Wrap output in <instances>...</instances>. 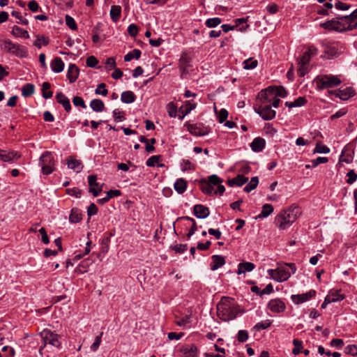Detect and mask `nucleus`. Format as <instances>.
<instances>
[{"instance_id":"nucleus-1","label":"nucleus","mask_w":357,"mask_h":357,"mask_svg":"<svg viewBox=\"0 0 357 357\" xmlns=\"http://www.w3.org/2000/svg\"><path fill=\"white\" fill-rule=\"evenodd\" d=\"M240 312L234 298L222 297L217 305V314L220 319L229 321L234 319Z\"/></svg>"},{"instance_id":"nucleus-2","label":"nucleus","mask_w":357,"mask_h":357,"mask_svg":"<svg viewBox=\"0 0 357 357\" xmlns=\"http://www.w3.org/2000/svg\"><path fill=\"white\" fill-rule=\"evenodd\" d=\"M301 214L298 206L292 205L286 210L281 211L275 218L274 224L280 229L289 228Z\"/></svg>"},{"instance_id":"nucleus-3","label":"nucleus","mask_w":357,"mask_h":357,"mask_svg":"<svg viewBox=\"0 0 357 357\" xmlns=\"http://www.w3.org/2000/svg\"><path fill=\"white\" fill-rule=\"evenodd\" d=\"M357 26V9L349 15L344 16L336 15V31L342 32L351 30Z\"/></svg>"},{"instance_id":"nucleus-4","label":"nucleus","mask_w":357,"mask_h":357,"mask_svg":"<svg viewBox=\"0 0 357 357\" xmlns=\"http://www.w3.org/2000/svg\"><path fill=\"white\" fill-rule=\"evenodd\" d=\"M1 47L17 57L24 58L27 56V50L25 47L19 44L13 43L10 40H5L2 41Z\"/></svg>"},{"instance_id":"nucleus-5","label":"nucleus","mask_w":357,"mask_h":357,"mask_svg":"<svg viewBox=\"0 0 357 357\" xmlns=\"http://www.w3.org/2000/svg\"><path fill=\"white\" fill-rule=\"evenodd\" d=\"M39 165L41 167L43 174L49 175L54 171L55 161L50 151H45L39 159Z\"/></svg>"},{"instance_id":"nucleus-6","label":"nucleus","mask_w":357,"mask_h":357,"mask_svg":"<svg viewBox=\"0 0 357 357\" xmlns=\"http://www.w3.org/2000/svg\"><path fill=\"white\" fill-rule=\"evenodd\" d=\"M268 273L271 279L279 282L287 280L291 276L289 269L283 264H279L275 269L268 270Z\"/></svg>"},{"instance_id":"nucleus-7","label":"nucleus","mask_w":357,"mask_h":357,"mask_svg":"<svg viewBox=\"0 0 357 357\" xmlns=\"http://www.w3.org/2000/svg\"><path fill=\"white\" fill-rule=\"evenodd\" d=\"M255 111L265 121L272 120L275 118L276 112L271 109V104L256 103Z\"/></svg>"},{"instance_id":"nucleus-8","label":"nucleus","mask_w":357,"mask_h":357,"mask_svg":"<svg viewBox=\"0 0 357 357\" xmlns=\"http://www.w3.org/2000/svg\"><path fill=\"white\" fill-rule=\"evenodd\" d=\"M314 83L318 89H331L335 86L333 75H319L314 79Z\"/></svg>"},{"instance_id":"nucleus-9","label":"nucleus","mask_w":357,"mask_h":357,"mask_svg":"<svg viewBox=\"0 0 357 357\" xmlns=\"http://www.w3.org/2000/svg\"><path fill=\"white\" fill-rule=\"evenodd\" d=\"M188 130L193 135L197 137L205 136L208 135L211 129L208 126H204L202 123H186Z\"/></svg>"},{"instance_id":"nucleus-10","label":"nucleus","mask_w":357,"mask_h":357,"mask_svg":"<svg viewBox=\"0 0 357 357\" xmlns=\"http://www.w3.org/2000/svg\"><path fill=\"white\" fill-rule=\"evenodd\" d=\"M273 86L261 90L257 95V103L271 104L273 99L275 98Z\"/></svg>"},{"instance_id":"nucleus-11","label":"nucleus","mask_w":357,"mask_h":357,"mask_svg":"<svg viewBox=\"0 0 357 357\" xmlns=\"http://www.w3.org/2000/svg\"><path fill=\"white\" fill-rule=\"evenodd\" d=\"M356 95L355 89L347 85H342L336 89V98L338 97L342 100H347Z\"/></svg>"},{"instance_id":"nucleus-12","label":"nucleus","mask_w":357,"mask_h":357,"mask_svg":"<svg viewBox=\"0 0 357 357\" xmlns=\"http://www.w3.org/2000/svg\"><path fill=\"white\" fill-rule=\"evenodd\" d=\"M42 337L44 341V347L47 344H51L54 347H59L60 342L59 341V336L50 331H44L42 333Z\"/></svg>"},{"instance_id":"nucleus-13","label":"nucleus","mask_w":357,"mask_h":357,"mask_svg":"<svg viewBox=\"0 0 357 357\" xmlns=\"http://www.w3.org/2000/svg\"><path fill=\"white\" fill-rule=\"evenodd\" d=\"M268 307L273 312L280 313L285 310L286 306L281 299L275 298L268 302Z\"/></svg>"},{"instance_id":"nucleus-14","label":"nucleus","mask_w":357,"mask_h":357,"mask_svg":"<svg viewBox=\"0 0 357 357\" xmlns=\"http://www.w3.org/2000/svg\"><path fill=\"white\" fill-rule=\"evenodd\" d=\"M318 50L314 45L309 46L307 51L301 58L297 59L298 63L308 64L311 58L315 56Z\"/></svg>"},{"instance_id":"nucleus-15","label":"nucleus","mask_w":357,"mask_h":357,"mask_svg":"<svg viewBox=\"0 0 357 357\" xmlns=\"http://www.w3.org/2000/svg\"><path fill=\"white\" fill-rule=\"evenodd\" d=\"M211 185H218V189L214 192L215 194H219L222 195L225 190V188L221 183H222V180L216 174H213L208 176V181H206Z\"/></svg>"},{"instance_id":"nucleus-16","label":"nucleus","mask_w":357,"mask_h":357,"mask_svg":"<svg viewBox=\"0 0 357 357\" xmlns=\"http://www.w3.org/2000/svg\"><path fill=\"white\" fill-rule=\"evenodd\" d=\"M315 294L316 291L314 290H310V291L305 294L292 295L291 298L294 303L300 304L308 301L309 299L314 296Z\"/></svg>"},{"instance_id":"nucleus-17","label":"nucleus","mask_w":357,"mask_h":357,"mask_svg":"<svg viewBox=\"0 0 357 357\" xmlns=\"http://www.w3.org/2000/svg\"><path fill=\"white\" fill-rule=\"evenodd\" d=\"M180 351L182 353L181 357H198L197 348L194 344L183 346Z\"/></svg>"},{"instance_id":"nucleus-18","label":"nucleus","mask_w":357,"mask_h":357,"mask_svg":"<svg viewBox=\"0 0 357 357\" xmlns=\"http://www.w3.org/2000/svg\"><path fill=\"white\" fill-rule=\"evenodd\" d=\"M193 214L199 219L206 218L209 215V209L208 207L202 205L197 204L193 208Z\"/></svg>"},{"instance_id":"nucleus-19","label":"nucleus","mask_w":357,"mask_h":357,"mask_svg":"<svg viewBox=\"0 0 357 357\" xmlns=\"http://www.w3.org/2000/svg\"><path fill=\"white\" fill-rule=\"evenodd\" d=\"M67 165L69 169H73L77 173L80 172L83 169L81 160L76 159L73 156H70L67 159Z\"/></svg>"},{"instance_id":"nucleus-20","label":"nucleus","mask_w":357,"mask_h":357,"mask_svg":"<svg viewBox=\"0 0 357 357\" xmlns=\"http://www.w3.org/2000/svg\"><path fill=\"white\" fill-rule=\"evenodd\" d=\"M56 101L63 105L66 112H70L71 110V105L70 100L62 92H59L56 94Z\"/></svg>"},{"instance_id":"nucleus-21","label":"nucleus","mask_w":357,"mask_h":357,"mask_svg":"<svg viewBox=\"0 0 357 357\" xmlns=\"http://www.w3.org/2000/svg\"><path fill=\"white\" fill-rule=\"evenodd\" d=\"M20 155L17 152L0 150V158L3 162H12L15 158H19Z\"/></svg>"},{"instance_id":"nucleus-22","label":"nucleus","mask_w":357,"mask_h":357,"mask_svg":"<svg viewBox=\"0 0 357 357\" xmlns=\"http://www.w3.org/2000/svg\"><path fill=\"white\" fill-rule=\"evenodd\" d=\"M353 153L354 151L351 147L345 146L342 151V154L340 156L339 162H351L353 160Z\"/></svg>"},{"instance_id":"nucleus-23","label":"nucleus","mask_w":357,"mask_h":357,"mask_svg":"<svg viewBox=\"0 0 357 357\" xmlns=\"http://www.w3.org/2000/svg\"><path fill=\"white\" fill-rule=\"evenodd\" d=\"M79 70L75 64H70L67 73V77L70 83L76 81L79 76Z\"/></svg>"},{"instance_id":"nucleus-24","label":"nucleus","mask_w":357,"mask_h":357,"mask_svg":"<svg viewBox=\"0 0 357 357\" xmlns=\"http://www.w3.org/2000/svg\"><path fill=\"white\" fill-rule=\"evenodd\" d=\"M212 262L211 264V270L215 271L222 267L225 264V258L221 255H213L211 257Z\"/></svg>"},{"instance_id":"nucleus-25","label":"nucleus","mask_w":357,"mask_h":357,"mask_svg":"<svg viewBox=\"0 0 357 357\" xmlns=\"http://www.w3.org/2000/svg\"><path fill=\"white\" fill-rule=\"evenodd\" d=\"M248 181V178L245 177V176L242 174H238L235 178H233L232 179H229L227 181V184L230 187H233L234 185L237 186H242L243 184L247 183Z\"/></svg>"},{"instance_id":"nucleus-26","label":"nucleus","mask_w":357,"mask_h":357,"mask_svg":"<svg viewBox=\"0 0 357 357\" xmlns=\"http://www.w3.org/2000/svg\"><path fill=\"white\" fill-rule=\"evenodd\" d=\"M322 44L324 52V56L327 59H333V56L335 55V49L332 46L333 44L330 43L327 40H324Z\"/></svg>"},{"instance_id":"nucleus-27","label":"nucleus","mask_w":357,"mask_h":357,"mask_svg":"<svg viewBox=\"0 0 357 357\" xmlns=\"http://www.w3.org/2000/svg\"><path fill=\"white\" fill-rule=\"evenodd\" d=\"M265 140L261 137H256L250 144V147L253 151H261L265 146Z\"/></svg>"},{"instance_id":"nucleus-28","label":"nucleus","mask_w":357,"mask_h":357,"mask_svg":"<svg viewBox=\"0 0 357 357\" xmlns=\"http://www.w3.org/2000/svg\"><path fill=\"white\" fill-rule=\"evenodd\" d=\"M51 68L54 73H61L63 70L64 63L59 57L54 58L50 63Z\"/></svg>"},{"instance_id":"nucleus-29","label":"nucleus","mask_w":357,"mask_h":357,"mask_svg":"<svg viewBox=\"0 0 357 357\" xmlns=\"http://www.w3.org/2000/svg\"><path fill=\"white\" fill-rule=\"evenodd\" d=\"M255 268V265L252 262L240 263L238 266L237 274L241 275L245 272H250Z\"/></svg>"},{"instance_id":"nucleus-30","label":"nucleus","mask_w":357,"mask_h":357,"mask_svg":"<svg viewBox=\"0 0 357 357\" xmlns=\"http://www.w3.org/2000/svg\"><path fill=\"white\" fill-rule=\"evenodd\" d=\"M90 107L96 112H102L105 107L103 101L100 99H93L90 102Z\"/></svg>"},{"instance_id":"nucleus-31","label":"nucleus","mask_w":357,"mask_h":357,"mask_svg":"<svg viewBox=\"0 0 357 357\" xmlns=\"http://www.w3.org/2000/svg\"><path fill=\"white\" fill-rule=\"evenodd\" d=\"M196 103L190 101H186L183 105V109L181 108L180 112L181 115H179V118L182 119L185 116L189 114L192 109L196 107Z\"/></svg>"},{"instance_id":"nucleus-32","label":"nucleus","mask_w":357,"mask_h":357,"mask_svg":"<svg viewBox=\"0 0 357 357\" xmlns=\"http://www.w3.org/2000/svg\"><path fill=\"white\" fill-rule=\"evenodd\" d=\"M109 14L114 22H118L121 15V7L120 6H112Z\"/></svg>"},{"instance_id":"nucleus-33","label":"nucleus","mask_w":357,"mask_h":357,"mask_svg":"<svg viewBox=\"0 0 357 357\" xmlns=\"http://www.w3.org/2000/svg\"><path fill=\"white\" fill-rule=\"evenodd\" d=\"M175 190L178 194H182L185 192L187 188V182L185 179L181 178H178L174 185Z\"/></svg>"},{"instance_id":"nucleus-34","label":"nucleus","mask_w":357,"mask_h":357,"mask_svg":"<svg viewBox=\"0 0 357 357\" xmlns=\"http://www.w3.org/2000/svg\"><path fill=\"white\" fill-rule=\"evenodd\" d=\"M135 95L131 91H126L121 93V100L123 102L130 104L135 100Z\"/></svg>"},{"instance_id":"nucleus-35","label":"nucleus","mask_w":357,"mask_h":357,"mask_svg":"<svg viewBox=\"0 0 357 357\" xmlns=\"http://www.w3.org/2000/svg\"><path fill=\"white\" fill-rule=\"evenodd\" d=\"M273 212V207L272 205L266 204L263 206L260 214L258 215L257 219H261L268 217Z\"/></svg>"},{"instance_id":"nucleus-36","label":"nucleus","mask_w":357,"mask_h":357,"mask_svg":"<svg viewBox=\"0 0 357 357\" xmlns=\"http://www.w3.org/2000/svg\"><path fill=\"white\" fill-rule=\"evenodd\" d=\"M307 100L305 97H298L294 102H286L285 105L289 108L301 107L306 104Z\"/></svg>"},{"instance_id":"nucleus-37","label":"nucleus","mask_w":357,"mask_h":357,"mask_svg":"<svg viewBox=\"0 0 357 357\" xmlns=\"http://www.w3.org/2000/svg\"><path fill=\"white\" fill-rule=\"evenodd\" d=\"M82 220V213L77 208H73L69 216V220L72 223H77Z\"/></svg>"},{"instance_id":"nucleus-38","label":"nucleus","mask_w":357,"mask_h":357,"mask_svg":"<svg viewBox=\"0 0 357 357\" xmlns=\"http://www.w3.org/2000/svg\"><path fill=\"white\" fill-rule=\"evenodd\" d=\"M12 34L16 37H21L23 38H28L29 37L27 31L24 30L17 26H14L13 27Z\"/></svg>"},{"instance_id":"nucleus-39","label":"nucleus","mask_w":357,"mask_h":357,"mask_svg":"<svg viewBox=\"0 0 357 357\" xmlns=\"http://www.w3.org/2000/svg\"><path fill=\"white\" fill-rule=\"evenodd\" d=\"M201 190L203 193L211 195L213 192V186L211 185L208 182H207L206 180H202L201 181Z\"/></svg>"},{"instance_id":"nucleus-40","label":"nucleus","mask_w":357,"mask_h":357,"mask_svg":"<svg viewBox=\"0 0 357 357\" xmlns=\"http://www.w3.org/2000/svg\"><path fill=\"white\" fill-rule=\"evenodd\" d=\"M50 84L49 82H43L42 86V96L45 99L52 97L53 93L50 91Z\"/></svg>"},{"instance_id":"nucleus-41","label":"nucleus","mask_w":357,"mask_h":357,"mask_svg":"<svg viewBox=\"0 0 357 357\" xmlns=\"http://www.w3.org/2000/svg\"><path fill=\"white\" fill-rule=\"evenodd\" d=\"M141 54H142V52L139 50L135 49L132 51L128 52L127 54L125 55L124 61H130L133 59H139Z\"/></svg>"},{"instance_id":"nucleus-42","label":"nucleus","mask_w":357,"mask_h":357,"mask_svg":"<svg viewBox=\"0 0 357 357\" xmlns=\"http://www.w3.org/2000/svg\"><path fill=\"white\" fill-rule=\"evenodd\" d=\"M160 160H161V155H153V156L150 157L146 160V165L148 167H154L155 165H158L159 167H162L164 165H162V164L159 165L158 164Z\"/></svg>"},{"instance_id":"nucleus-43","label":"nucleus","mask_w":357,"mask_h":357,"mask_svg":"<svg viewBox=\"0 0 357 357\" xmlns=\"http://www.w3.org/2000/svg\"><path fill=\"white\" fill-rule=\"evenodd\" d=\"M259 183V178L257 176L252 177L250 181L247 184V185L244 188V191L246 192H250L252 190H255Z\"/></svg>"},{"instance_id":"nucleus-44","label":"nucleus","mask_w":357,"mask_h":357,"mask_svg":"<svg viewBox=\"0 0 357 357\" xmlns=\"http://www.w3.org/2000/svg\"><path fill=\"white\" fill-rule=\"evenodd\" d=\"M34 92V86L32 84H25L22 89V94L24 97L31 96Z\"/></svg>"},{"instance_id":"nucleus-45","label":"nucleus","mask_w":357,"mask_h":357,"mask_svg":"<svg viewBox=\"0 0 357 357\" xmlns=\"http://www.w3.org/2000/svg\"><path fill=\"white\" fill-rule=\"evenodd\" d=\"M222 22V20L219 17H213L208 19L205 24L208 28L215 27L218 26Z\"/></svg>"},{"instance_id":"nucleus-46","label":"nucleus","mask_w":357,"mask_h":357,"mask_svg":"<svg viewBox=\"0 0 357 357\" xmlns=\"http://www.w3.org/2000/svg\"><path fill=\"white\" fill-rule=\"evenodd\" d=\"M273 89H274V93H275L276 97H282L285 98L287 96V92L285 89L282 86H273Z\"/></svg>"},{"instance_id":"nucleus-47","label":"nucleus","mask_w":357,"mask_h":357,"mask_svg":"<svg viewBox=\"0 0 357 357\" xmlns=\"http://www.w3.org/2000/svg\"><path fill=\"white\" fill-rule=\"evenodd\" d=\"M41 43L44 45H47L49 43V38L44 36H38L37 39L34 42V45L40 49L41 47Z\"/></svg>"},{"instance_id":"nucleus-48","label":"nucleus","mask_w":357,"mask_h":357,"mask_svg":"<svg viewBox=\"0 0 357 357\" xmlns=\"http://www.w3.org/2000/svg\"><path fill=\"white\" fill-rule=\"evenodd\" d=\"M244 68L247 70L254 69L257 66L258 61L257 60H254L252 58L246 59L243 62Z\"/></svg>"},{"instance_id":"nucleus-49","label":"nucleus","mask_w":357,"mask_h":357,"mask_svg":"<svg viewBox=\"0 0 357 357\" xmlns=\"http://www.w3.org/2000/svg\"><path fill=\"white\" fill-rule=\"evenodd\" d=\"M66 24V25L72 30H77V24L71 16L66 15L65 17Z\"/></svg>"},{"instance_id":"nucleus-50","label":"nucleus","mask_w":357,"mask_h":357,"mask_svg":"<svg viewBox=\"0 0 357 357\" xmlns=\"http://www.w3.org/2000/svg\"><path fill=\"white\" fill-rule=\"evenodd\" d=\"M95 93L96 95H102L103 96H107L108 93V91L107 89H106V84L104 83L98 84L95 90Z\"/></svg>"},{"instance_id":"nucleus-51","label":"nucleus","mask_w":357,"mask_h":357,"mask_svg":"<svg viewBox=\"0 0 357 357\" xmlns=\"http://www.w3.org/2000/svg\"><path fill=\"white\" fill-rule=\"evenodd\" d=\"M271 324L270 320H266L264 321H261L257 323L254 327L253 329L256 331L264 330L268 328Z\"/></svg>"},{"instance_id":"nucleus-52","label":"nucleus","mask_w":357,"mask_h":357,"mask_svg":"<svg viewBox=\"0 0 357 357\" xmlns=\"http://www.w3.org/2000/svg\"><path fill=\"white\" fill-rule=\"evenodd\" d=\"M167 109L170 117H176L177 114V107L173 102H169L167 104Z\"/></svg>"},{"instance_id":"nucleus-53","label":"nucleus","mask_w":357,"mask_h":357,"mask_svg":"<svg viewBox=\"0 0 357 357\" xmlns=\"http://www.w3.org/2000/svg\"><path fill=\"white\" fill-rule=\"evenodd\" d=\"M320 26L328 31H333L335 30V20L332 19L331 20L321 23Z\"/></svg>"},{"instance_id":"nucleus-54","label":"nucleus","mask_w":357,"mask_h":357,"mask_svg":"<svg viewBox=\"0 0 357 357\" xmlns=\"http://www.w3.org/2000/svg\"><path fill=\"white\" fill-rule=\"evenodd\" d=\"M344 353L351 356L357 355V345L349 344L344 348Z\"/></svg>"},{"instance_id":"nucleus-55","label":"nucleus","mask_w":357,"mask_h":357,"mask_svg":"<svg viewBox=\"0 0 357 357\" xmlns=\"http://www.w3.org/2000/svg\"><path fill=\"white\" fill-rule=\"evenodd\" d=\"M249 337L248 332L246 330H240L237 334L238 341L240 342H245L248 340Z\"/></svg>"},{"instance_id":"nucleus-56","label":"nucleus","mask_w":357,"mask_h":357,"mask_svg":"<svg viewBox=\"0 0 357 357\" xmlns=\"http://www.w3.org/2000/svg\"><path fill=\"white\" fill-rule=\"evenodd\" d=\"M102 335H103V333L101 332L99 335L96 337L93 343L91 346V350L92 351H96L98 350V349L101 343V339H102Z\"/></svg>"},{"instance_id":"nucleus-57","label":"nucleus","mask_w":357,"mask_h":357,"mask_svg":"<svg viewBox=\"0 0 357 357\" xmlns=\"http://www.w3.org/2000/svg\"><path fill=\"white\" fill-rule=\"evenodd\" d=\"M351 6V4L347 1H342L336 0V9L340 10H347Z\"/></svg>"},{"instance_id":"nucleus-58","label":"nucleus","mask_w":357,"mask_h":357,"mask_svg":"<svg viewBox=\"0 0 357 357\" xmlns=\"http://www.w3.org/2000/svg\"><path fill=\"white\" fill-rule=\"evenodd\" d=\"M330 151V149L325 145L321 143H317L314 150V153H327Z\"/></svg>"},{"instance_id":"nucleus-59","label":"nucleus","mask_w":357,"mask_h":357,"mask_svg":"<svg viewBox=\"0 0 357 357\" xmlns=\"http://www.w3.org/2000/svg\"><path fill=\"white\" fill-rule=\"evenodd\" d=\"M171 248L176 253L181 254L187 250L188 245L187 244H176L174 245H172Z\"/></svg>"},{"instance_id":"nucleus-60","label":"nucleus","mask_w":357,"mask_h":357,"mask_svg":"<svg viewBox=\"0 0 357 357\" xmlns=\"http://www.w3.org/2000/svg\"><path fill=\"white\" fill-rule=\"evenodd\" d=\"M293 344L294 345V348L293 349L292 351L293 354L295 355L300 354L301 351V349L303 348L302 342L297 339H294L293 340Z\"/></svg>"},{"instance_id":"nucleus-61","label":"nucleus","mask_w":357,"mask_h":357,"mask_svg":"<svg viewBox=\"0 0 357 357\" xmlns=\"http://www.w3.org/2000/svg\"><path fill=\"white\" fill-rule=\"evenodd\" d=\"M192 314L185 315L184 317L176 321V324L179 326H185L191 322Z\"/></svg>"},{"instance_id":"nucleus-62","label":"nucleus","mask_w":357,"mask_h":357,"mask_svg":"<svg viewBox=\"0 0 357 357\" xmlns=\"http://www.w3.org/2000/svg\"><path fill=\"white\" fill-rule=\"evenodd\" d=\"M299 67L297 73L299 77H303L308 73L307 64L298 63Z\"/></svg>"},{"instance_id":"nucleus-63","label":"nucleus","mask_w":357,"mask_h":357,"mask_svg":"<svg viewBox=\"0 0 357 357\" xmlns=\"http://www.w3.org/2000/svg\"><path fill=\"white\" fill-rule=\"evenodd\" d=\"M73 103L76 107L79 106L83 109H85L86 107V105L83 98L79 96H75L73 99Z\"/></svg>"},{"instance_id":"nucleus-64","label":"nucleus","mask_w":357,"mask_h":357,"mask_svg":"<svg viewBox=\"0 0 357 357\" xmlns=\"http://www.w3.org/2000/svg\"><path fill=\"white\" fill-rule=\"evenodd\" d=\"M97 176L94 174L89 175L88 176V181L90 188H96L100 186L99 183L96 181Z\"/></svg>"}]
</instances>
